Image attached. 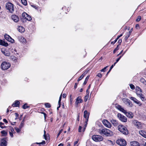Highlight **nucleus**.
Listing matches in <instances>:
<instances>
[{
    "label": "nucleus",
    "instance_id": "1",
    "mask_svg": "<svg viewBox=\"0 0 146 146\" xmlns=\"http://www.w3.org/2000/svg\"><path fill=\"white\" fill-rule=\"evenodd\" d=\"M98 132L100 134L104 135L106 136H110L113 134V133L111 131L106 128L100 129L98 130Z\"/></svg>",
    "mask_w": 146,
    "mask_h": 146
},
{
    "label": "nucleus",
    "instance_id": "2",
    "mask_svg": "<svg viewBox=\"0 0 146 146\" xmlns=\"http://www.w3.org/2000/svg\"><path fill=\"white\" fill-rule=\"evenodd\" d=\"M117 109L120 111L124 113L125 115L129 118H132L133 117V115L131 112H127V111L120 105H118L117 107Z\"/></svg>",
    "mask_w": 146,
    "mask_h": 146
},
{
    "label": "nucleus",
    "instance_id": "3",
    "mask_svg": "<svg viewBox=\"0 0 146 146\" xmlns=\"http://www.w3.org/2000/svg\"><path fill=\"white\" fill-rule=\"evenodd\" d=\"M118 130L125 135H127L129 132L127 128L122 125H119L118 127Z\"/></svg>",
    "mask_w": 146,
    "mask_h": 146
},
{
    "label": "nucleus",
    "instance_id": "4",
    "mask_svg": "<svg viewBox=\"0 0 146 146\" xmlns=\"http://www.w3.org/2000/svg\"><path fill=\"white\" fill-rule=\"evenodd\" d=\"M11 66V64L6 62H3L1 65V67L2 70H5L8 69Z\"/></svg>",
    "mask_w": 146,
    "mask_h": 146
},
{
    "label": "nucleus",
    "instance_id": "5",
    "mask_svg": "<svg viewBox=\"0 0 146 146\" xmlns=\"http://www.w3.org/2000/svg\"><path fill=\"white\" fill-rule=\"evenodd\" d=\"M6 7L11 13H12L14 11L13 5L11 3H7L6 4Z\"/></svg>",
    "mask_w": 146,
    "mask_h": 146
},
{
    "label": "nucleus",
    "instance_id": "6",
    "mask_svg": "<svg viewBox=\"0 0 146 146\" xmlns=\"http://www.w3.org/2000/svg\"><path fill=\"white\" fill-rule=\"evenodd\" d=\"M92 139L96 142H100L103 140V138L101 135H94L92 136Z\"/></svg>",
    "mask_w": 146,
    "mask_h": 146
},
{
    "label": "nucleus",
    "instance_id": "7",
    "mask_svg": "<svg viewBox=\"0 0 146 146\" xmlns=\"http://www.w3.org/2000/svg\"><path fill=\"white\" fill-rule=\"evenodd\" d=\"M117 116L119 119L121 121L124 122H127V118L123 115L118 113L117 115Z\"/></svg>",
    "mask_w": 146,
    "mask_h": 146
},
{
    "label": "nucleus",
    "instance_id": "8",
    "mask_svg": "<svg viewBox=\"0 0 146 146\" xmlns=\"http://www.w3.org/2000/svg\"><path fill=\"white\" fill-rule=\"evenodd\" d=\"M116 142L117 143L121 146H124L126 145V141L123 139H119L117 140Z\"/></svg>",
    "mask_w": 146,
    "mask_h": 146
},
{
    "label": "nucleus",
    "instance_id": "9",
    "mask_svg": "<svg viewBox=\"0 0 146 146\" xmlns=\"http://www.w3.org/2000/svg\"><path fill=\"white\" fill-rule=\"evenodd\" d=\"M142 92L136 91V93L137 96L139 97L143 101L145 100V99L143 94L142 93Z\"/></svg>",
    "mask_w": 146,
    "mask_h": 146
},
{
    "label": "nucleus",
    "instance_id": "10",
    "mask_svg": "<svg viewBox=\"0 0 146 146\" xmlns=\"http://www.w3.org/2000/svg\"><path fill=\"white\" fill-rule=\"evenodd\" d=\"M76 101L75 102V106L76 107H77L79 103H82L83 102V100L82 99V97L80 96H78L76 99Z\"/></svg>",
    "mask_w": 146,
    "mask_h": 146
},
{
    "label": "nucleus",
    "instance_id": "11",
    "mask_svg": "<svg viewBox=\"0 0 146 146\" xmlns=\"http://www.w3.org/2000/svg\"><path fill=\"white\" fill-rule=\"evenodd\" d=\"M103 124L106 127L110 128L111 127V125L110 123L107 120L104 119L102 121Z\"/></svg>",
    "mask_w": 146,
    "mask_h": 146
},
{
    "label": "nucleus",
    "instance_id": "12",
    "mask_svg": "<svg viewBox=\"0 0 146 146\" xmlns=\"http://www.w3.org/2000/svg\"><path fill=\"white\" fill-rule=\"evenodd\" d=\"M22 16L24 19L30 21L31 20V18L30 16L27 14L26 13H23L22 14Z\"/></svg>",
    "mask_w": 146,
    "mask_h": 146
},
{
    "label": "nucleus",
    "instance_id": "13",
    "mask_svg": "<svg viewBox=\"0 0 146 146\" xmlns=\"http://www.w3.org/2000/svg\"><path fill=\"white\" fill-rule=\"evenodd\" d=\"M4 37L6 40L12 43H13L14 41V40L12 38L9 36L7 35H5Z\"/></svg>",
    "mask_w": 146,
    "mask_h": 146
},
{
    "label": "nucleus",
    "instance_id": "14",
    "mask_svg": "<svg viewBox=\"0 0 146 146\" xmlns=\"http://www.w3.org/2000/svg\"><path fill=\"white\" fill-rule=\"evenodd\" d=\"M133 124L137 128H139L141 127V123L139 122L137 120H134L133 121Z\"/></svg>",
    "mask_w": 146,
    "mask_h": 146
},
{
    "label": "nucleus",
    "instance_id": "15",
    "mask_svg": "<svg viewBox=\"0 0 146 146\" xmlns=\"http://www.w3.org/2000/svg\"><path fill=\"white\" fill-rule=\"evenodd\" d=\"M12 19L15 22H17L19 20V17L16 15H13L11 16Z\"/></svg>",
    "mask_w": 146,
    "mask_h": 146
},
{
    "label": "nucleus",
    "instance_id": "16",
    "mask_svg": "<svg viewBox=\"0 0 146 146\" xmlns=\"http://www.w3.org/2000/svg\"><path fill=\"white\" fill-rule=\"evenodd\" d=\"M89 115V113L87 111L85 110L84 112V117L86 119V121H88Z\"/></svg>",
    "mask_w": 146,
    "mask_h": 146
},
{
    "label": "nucleus",
    "instance_id": "17",
    "mask_svg": "<svg viewBox=\"0 0 146 146\" xmlns=\"http://www.w3.org/2000/svg\"><path fill=\"white\" fill-rule=\"evenodd\" d=\"M123 101L124 103L128 105H130V101L126 98H124L123 99Z\"/></svg>",
    "mask_w": 146,
    "mask_h": 146
},
{
    "label": "nucleus",
    "instance_id": "18",
    "mask_svg": "<svg viewBox=\"0 0 146 146\" xmlns=\"http://www.w3.org/2000/svg\"><path fill=\"white\" fill-rule=\"evenodd\" d=\"M1 146H7V141L6 140V138H3L1 139Z\"/></svg>",
    "mask_w": 146,
    "mask_h": 146
},
{
    "label": "nucleus",
    "instance_id": "19",
    "mask_svg": "<svg viewBox=\"0 0 146 146\" xmlns=\"http://www.w3.org/2000/svg\"><path fill=\"white\" fill-rule=\"evenodd\" d=\"M110 121L111 123L114 126H116L118 125V122L115 119H112L110 120Z\"/></svg>",
    "mask_w": 146,
    "mask_h": 146
},
{
    "label": "nucleus",
    "instance_id": "20",
    "mask_svg": "<svg viewBox=\"0 0 146 146\" xmlns=\"http://www.w3.org/2000/svg\"><path fill=\"white\" fill-rule=\"evenodd\" d=\"M131 146H140L139 143L136 141H133L130 142Z\"/></svg>",
    "mask_w": 146,
    "mask_h": 146
},
{
    "label": "nucleus",
    "instance_id": "21",
    "mask_svg": "<svg viewBox=\"0 0 146 146\" xmlns=\"http://www.w3.org/2000/svg\"><path fill=\"white\" fill-rule=\"evenodd\" d=\"M2 52L6 56H9L10 54L6 50L4 49H2L1 50Z\"/></svg>",
    "mask_w": 146,
    "mask_h": 146
},
{
    "label": "nucleus",
    "instance_id": "22",
    "mask_svg": "<svg viewBox=\"0 0 146 146\" xmlns=\"http://www.w3.org/2000/svg\"><path fill=\"white\" fill-rule=\"evenodd\" d=\"M0 45L5 46H7L8 45V43L5 42L4 40L1 39H0Z\"/></svg>",
    "mask_w": 146,
    "mask_h": 146
},
{
    "label": "nucleus",
    "instance_id": "23",
    "mask_svg": "<svg viewBox=\"0 0 146 146\" xmlns=\"http://www.w3.org/2000/svg\"><path fill=\"white\" fill-rule=\"evenodd\" d=\"M20 102L17 100H16L12 104V106L14 107H18L19 106Z\"/></svg>",
    "mask_w": 146,
    "mask_h": 146
},
{
    "label": "nucleus",
    "instance_id": "24",
    "mask_svg": "<svg viewBox=\"0 0 146 146\" xmlns=\"http://www.w3.org/2000/svg\"><path fill=\"white\" fill-rule=\"evenodd\" d=\"M139 134L144 137L146 138V132L143 130H141L139 131Z\"/></svg>",
    "mask_w": 146,
    "mask_h": 146
},
{
    "label": "nucleus",
    "instance_id": "25",
    "mask_svg": "<svg viewBox=\"0 0 146 146\" xmlns=\"http://www.w3.org/2000/svg\"><path fill=\"white\" fill-rule=\"evenodd\" d=\"M26 118V116H25L24 117L23 120L21 122L20 125L19 126V127L20 128H22V127L24 125V122L25 121V118Z\"/></svg>",
    "mask_w": 146,
    "mask_h": 146
},
{
    "label": "nucleus",
    "instance_id": "26",
    "mask_svg": "<svg viewBox=\"0 0 146 146\" xmlns=\"http://www.w3.org/2000/svg\"><path fill=\"white\" fill-rule=\"evenodd\" d=\"M18 30L21 33L24 32L25 31L24 28L22 26L19 27L18 28Z\"/></svg>",
    "mask_w": 146,
    "mask_h": 146
},
{
    "label": "nucleus",
    "instance_id": "27",
    "mask_svg": "<svg viewBox=\"0 0 146 146\" xmlns=\"http://www.w3.org/2000/svg\"><path fill=\"white\" fill-rule=\"evenodd\" d=\"M19 40L22 43H24L26 42V39L23 37H21Z\"/></svg>",
    "mask_w": 146,
    "mask_h": 146
},
{
    "label": "nucleus",
    "instance_id": "28",
    "mask_svg": "<svg viewBox=\"0 0 146 146\" xmlns=\"http://www.w3.org/2000/svg\"><path fill=\"white\" fill-rule=\"evenodd\" d=\"M1 133L2 134V136H5L7 134V132L4 130L1 131Z\"/></svg>",
    "mask_w": 146,
    "mask_h": 146
},
{
    "label": "nucleus",
    "instance_id": "29",
    "mask_svg": "<svg viewBox=\"0 0 146 146\" xmlns=\"http://www.w3.org/2000/svg\"><path fill=\"white\" fill-rule=\"evenodd\" d=\"M89 94H87L84 97V101L85 102H86L88 99L89 98Z\"/></svg>",
    "mask_w": 146,
    "mask_h": 146
},
{
    "label": "nucleus",
    "instance_id": "30",
    "mask_svg": "<svg viewBox=\"0 0 146 146\" xmlns=\"http://www.w3.org/2000/svg\"><path fill=\"white\" fill-rule=\"evenodd\" d=\"M126 35L125 36V40H127L128 39V37L130 36V33H126Z\"/></svg>",
    "mask_w": 146,
    "mask_h": 146
},
{
    "label": "nucleus",
    "instance_id": "31",
    "mask_svg": "<svg viewBox=\"0 0 146 146\" xmlns=\"http://www.w3.org/2000/svg\"><path fill=\"white\" fill-rule=\"evenodd\" d=\"M89 76H88L85 78V81L84 82V83H83V84L84 85H85L87 82L88 80V79H89Z\"/></svg>",
    "mask_w": 146,
    "mask_h": 146
},
{
    "label": "nucleus",
    "instance_id": "32",
    "mask_svg": "<svg viewBox=\"0 0 146 146\" xmlns=\"http://www.w3.org/2000/svg\"><path fill=\"white\" fill-rule=\"evenodd\" d=\"M22 3L25 5H26L27 4L26 0H21Z\"/></svg>",
    "mask_w": 146,
    "mask_h": 146
},
{
    "label": "nucleus",
    "instance_id": "33",
    "mask_svg": "<svg viewBox=\"0 0 146 146\" xmlns=\"http://www.w3.org/2000/svg\"><path fill=\"white\" fill-rule=\"evenodd\" d=\"M29 107V106H27V104H24L23 106H22V108L23 109H25Z\"/></svg>",
    "mask_w": 146,
    "mask_h": 146
},
{
    "label": "nucleus",
    "instance_id": "34",
    "mask_svg": "<svg viewBox=\"0 0 146 146\" xmlns=\"http://www.w3.org/2000/svg\"><path fill=\"white\" fill-rule=\"evenodd\" d=\"M4 123H2L1 122H0V127L2 129H3L4 128H5L6 127L5 126H3L2 125H4Z\"/></svg>",
    "mask_w": 146,
    "mask_h": 146
},
{
    "label": "nucleus",
    "instance_id": "35",
    "mask_svg": "<svg viewBox=\"0 0 146 146\" xmlns=\"http://www.w3.org/2000/svg\"><path fill=\"white\" fill-rule=\"evenodd\" d=\"M45 107L47 108H50L51 107L50 104L49 103H46L45 104Z\"/></svg>",
    "mask_w": 146,
    "mask_h": 146
},
{
    "label": "nucleus",
    "instance_id": "36",
    "mask_svg": "<svg viewBox=\"0 0 146 146\" xmlns=\"http://www.w3.org/2000/svg\"><path fill=\"white\" fill-rule=\"evenodd\" d=\"M135 103L137 104L139 106H140L142 105V104L141 103V102L138 100H137Z\"/></svg>",
    "mask_w": 146,
    "mask_h": 146
},
{
    "label": "nucleus",
    "instance_id": "37",
    "mask_svg": "<svg viewBox=\"0 0 146 146\" xmlns=\"http://www.w3.org/2000/svg\"><path fill=\"white\" fill-rule=\"evenodd\" d=\"M130 99L133 101L135 103L137 100L136 98L133 97H131L130 98Z\"/></svg>",
    "mask_w": 146,
    "mask_h": 146
},
{
    "label": "nucleus",
    "instance_id": "38",
    "mask_svg": "<svg viewBox=\"0 0 146 146\" xmlns=\"http://www.w3.org/2000/svg\"><path fill=\"white\" fill-rule=\"evenodd\" d=\"M21 128H20V127H19V129L17 127H15V129L16 130L17 132V133H19L21 131Z\"/></svg>",
    "mask_w": 146,
    "mask_h": 146
},
{
    "label": "nucleus",
    "instance_id": "39",
    "mask_svg": "<svg viewBox=\"0 0 146 146\" xmlns=\"http://www.w3.org/2000/svg\"><path fill=\"white\" fill-rule=\"evenodd\" d=\"M136 91H140L142 92V90L139 87H137L136 88Z\"/></svg>",
    "mask_w": 146,
    "mask_h": 146
},
{
    "label": "nucleus",
    "instance_id": "40",
    "mask_svg": "<svg viewBox=\"0 0 146 146\" xmlns=\"http://www.w3.org/2000/svg\"><path fill=\"white\" fill-rule=\"evenodd\" d=\"M130 86L131 89L132 90H134L135 89V87L134 85L132 84H130Z\"/></svg>",
    "mask_w": 146,
    "mask_h": 146
},
{
    "label": "nucleus",
    "instance_id": "41",
    "mask_svg": "<svg viewBox=\"0 0 146 146\" xmlns=\"http://www.w3.org/2000/svg\"><path fill=\"white\" fill-rule=\"evenodd\" d=\"M108 66H106L103 69H102L100 71L101 72H104L105 71L106 69L107 68Z\"/></svg>",
    "mask_w": 146,
    "mask_h": 146
},
{
    "label": "nucleus",
    "instance_id": "42",
    "mask_svg": "<svg viewBox=\"0 0 146 146\" xmlns=\"http://www.w3.org/2000/svg\"><path fill=\"white\" fill-rule=\"evenodd\" d=\"M141 19V17L140 16H138L137 18L136 19V21L138 22Z\"/></svg>",
    "mask_w": 146,
    "mask_h": 146
},
{
    "label": "nucleus",
    "instance_id": "43",
    "mask_svg": "<svg viewBox=\"0 0 146 146\" xmlns=\"http://www.w3.org/2000/svg\"><path fill=\"white\" fill-rule=\"evenodd\" d=\"M85 74H86L85 73H84L81 75V76L79 77V78L82 80Z\"/></svg>",
    "mask_w": 146,
    "mask_h": 146
},
{
    "label": "nucleus",
    "instance_id": "44",
    "mask_svg": "<svg viewBox=\"0 0 146 146\" xmlns=\"http://www.w3.org/2000/svg\"><path fill=\"white\" fill-rule=\"evenodd\" d=\"M10 131L11 132H12V133H15L14 129L12 127H10V131Z\"/></svg>",
    "mask_w": 146,
    "mask_h": 146
},
{
    "label": "nucleus",
    "instance_id": "45",
    "mask_svg": "<svg viewBox=\"0 0 146 146\" xmlns=\"http://www.w3.org/2000/svg\"><path fill=\"white\" fill-rule=\"evenodd\" d=\"M118 45H117V47L114 50L113 52V53H115V52H116V51H117V50H118L119 48H118Z\"/></svg>",
    "mask_w": 146,
    "mask_h": 146
},
{
    "label": "nucleus",
    "instance_id": "46",
    "mask_svg": "<svg viewBox=\"0 0 146 146\" xmlns=\"http://www.w3.org/2000/svg\"><path fill=\"white\" fill-rule=\"evenodd\" d=\"M146 81L145 80V79L143 78H141V79L140 80V81L141 82L143 83V84H144V82L145 81Z\"/></svg>",
    "mask_w": 146,
    "mask_h": 146
},
{
    "label": "nucleus",
    "instance_id": "47",
    "mask_svg": "<svg viewBox=\"0 0 146 146\" xmlns=\"http://www.w3.org/2000/svg\"><path fill=\"white\" fill-rule=\"evenodd\" d=\"M72 95H71L70 96V101L71 104L72 103V102L73 101V99L71 97Z\"/></svg>",
    "mask_w": 146,
    "mask_h": 146
},
{
    "label": "nucleus",
    "instance_id": "48",
    "mask_svg": "<svg viewBox=\"0 0 146 146\" xmlns=\"http://www.w3.org/2000/svg\"><path fill=\"white\" fill-rule=\"evenodd\" d=\"M97 76H98L100 78H101L102 77V74L100 73H98Z\"/></svg>",
    "mask_w": 146,
    "mask_h": 146
},
{
    "label": "nucleus",
    "instance_id": "49",
    "mask_svg": "<svg viewBox=\"0 0 146 146\" xmlns=\"http://www.w3.org/2000/svg\"><path fill=\"white\" fill-rule=\"evenodd\" d=\"M9 133L11 137H13V133H14L11 132L10 131H9Z\"/></svg>",
    "mask_w": 146,
    "mask_h": 146
},
{
    "label": "nucleus",
    "instance_id": "50",
    "mask_svg": "<svg viewBox=\"0 0 146 146\" xmlns=\"http://www.w3.org/2000/svg\"><path fill=\"white\" fill-rule=\"evenodd\" d=\"M117 40L116 39L114 41L112 42H111V44H114L117 41Z\"/></svg>",
    "mask_w": 146,
    "mask_h": 146
},
{
    "label": "nucleus",
    "instance_id": "51",
    "mask_svg": "<svg viewBox=\"0 0 146 146\" xmlns=\"http://www.w3.org/2000/svg\"><path fill=\"white\" fill-rule=\"evenodd\" d=\"M31 6L32 7L34 8L35 9H38V7L37 6H36V5H31Z\"/></svg>",
    "mask_w": 146,
    "mask_h": 146
},
{
    "label": "nucleus",
    "instance_id": "52",
    "mask_svg": "<svg viewBox=\"0 0 146 146\" xmlns=\"http://www.w3.org/2000/svg\"><path fill=\"white\" fill-rule=\"evenodd\" d=\"M15 115L16 116V118H15V119H17V117H19V114L17 113H15Z\"/></svg>",
    "mask_w": 146,
    "mask_h": 146
},
{
    "label": "nucleus",
    "instance_id": "53",
    "mask_svg": "<svg viewBox=\"0 0 146 146\" xmlns=\"http://www.w3.org/2000/svg\"><path fill=\"white\" fill-rule=\"evenodd\" d=\"M62 129L59 132V133L58 134L57 136V137L59 136V135H60V133L62 132Z\"/></svg>",
    "mask_w": 146,
    "mask_h": 146
},
{
    "label": "nucleus",
    "instance_id": "54",
    "mask_svg": "<svg viewBox=\"0 0 146 146\" xmlns=\"http://www.w3.org/2000/svg\"><path fill=\"white\" fill-rule=\"evenodd\" d=\"M116 64V62H115L114 64L111 66L110 68V69H111L113 68V66L115 65Z\"/></svg>",
    "mask_w": 146,
    "mask_h": 146
},
{
    "label": "nucleus",
    "instance_id": "55",
    "mask_svg": "<svg viewBox=\"0 0 146 146\" xmlns=\"http://www.w3.org/2000/svg\"><path fill=\"white\" fill-rule=\"evenodd\" d=\"M82 129V127L81 126H80L78 129V131L79 132H81V129Z\"/></svg>",
    "mask_w": 146,
    "mask_h": 146
},
{
    "label": "nucleus",
    "instance_id": "56",
    "mask_svg": "<svg viewBox=\"0 0 146 146\" xmlns=\"http://www.w3.org/2000/svg\"><path fill=\"white\" fill-rule=\"evenodd\" d=\"M41 113L43 114L45 119L46 116V114L45 113L43 112H41Z\"/></svg>",
    "mask_w": 146,
    "mask_h": 146
},
{
    "label": "nucleus",
    "instance_id": "57",
    "mask_svg": "<svg viewBox=\"0 0 146 146\" xmlns=\"http://www.w3.org/2000/svg\"><path fill=\"white\" fill-rule=\"evenodd\" d=\"M39 144H45V141H43L39 143Z\"/></svg>",
    "mask_w": 146,
    "mask_h": 146
},
{
    "label": "nucleus",
    "instance_id": "58",
    "mask_svg": "<svg viewBox=\"0 0 146 146\" xmlns=\"http://www.w3.org/2000/svg\"><path fill=\"white\" fill-rule=\"evenodd\" d=\"M122 42V40L121 39H119L118 41V43H119V45H120L121 43Z\"/></svg>",
    "mask_w": 146,
    "mask_h": 146
},
{
    "label": "nucleus",
    "instance_id": "59",
    "mask_svg": "<svg viewBox=\"0 0 146 146\" xmlns=\"http://www.w3.org/2000/svg\"><path fill=\"white\" fill-rule=\"evenodd\" d=\"M78 139L77 141H75L74 143V146H75L78 142Z\"/></svg>",
    "mask_w": 146,
    "mask_h": 146
},
{
    "label": "nucleus",
    "instance_id": "60",
    "mask_svg": "<svg viewBox=\"0 0 146 146\" xmlns=\"http://www.w3.org/2000/svg\"><path fill=\"white\" fill-rule=\"evenodd\" d=\"M123 34L122 33L120 35L118 36L116 39L118 40L120 37Z\"/></svg>",
    "mask_w": 146,
    "mask_h": 146
},
{
    "label": "nucleus",
    "instance_id": "61",
    "mask_svg": "<svg viewBox=\"0 0 146 146\" xmlns=\"http://www.w3.org/2000/svg\"><path fill=\"white\" fill-rule=\"evenodd\" d=\"M78 84L77 83H75L74 86V88L75 89H76L77 87V86L78 85Z\"/></svg>",
    "mask_w": 146,
    "mask_h": 146
},
{
    "label": "nucleus",
    "instance_id": "62",
    "mask_svg": "<svg viewBox=\"0 0 146 146\" xmlns=\"http://www.w3.org/2000/svg\"><path fill=\"white\" fill-rule=\"evenodd\" d=\"M3 121L5 123H8L7 121L5 119H3Z\"/></svg>",
    "mask_w": 146,
    "mask_h": 146
},
{
    "label": "nucleus",
    "instance_id": "63",
    "mask_svg": "<svg viewBox=\"0 0 146 146\" xmlns=\"http://www.w3.org/2000/svg\"><path fill=\"white\" fill-rule=\"evenodd\" d=\"M15 61L17 60V58L16 57H15L14 56L13 57V58H12Z\"/></svg>",
    "mask_w": 146,
    "mask_h": 146
},
{
    "label": "nucleus",
    "instance_id": "64",
    "mask_svg": "<svg viewBox=\"0 0 146 146\" xmlns=\"http://www.w3.org/2000/svg\"><path fill=\"white\" fill-rule=\"evenodd\" d=\"M64 144L62 143H60L58 145V146H63Z\"/></svg>",
    "mask_w": 146,
    "mask_h": 146
}]
</instances>
